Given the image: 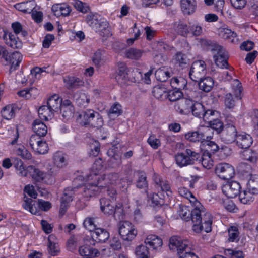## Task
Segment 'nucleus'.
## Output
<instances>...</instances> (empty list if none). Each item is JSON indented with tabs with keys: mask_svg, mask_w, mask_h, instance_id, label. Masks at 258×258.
I'll list each match as a JSON object with an SVG mask.
<instances>
[{
	"mask_svg": "<svg viewBox=\"0 0 258 258\" xmlns=\"http://www.w3.org/2000/svg\"><path fill=\"white\" fill-rule=\"evenodd\" d=\"M214 217L212 214L201 204L197 202L192 210V230L200 233L202 231L206 233L212 230Z\"/></svg>",
	"mask_w": 258,
	"mask_h": 258,
	"instance_id": "1",
	"label": "nucleus"
},
{
	"mask_svg": "<svg viewBox=\"0 0 258 258\" xmlns=\"http://www.w3.org/2000/svg\"><path fill=\"white\" fill-rule=\"evenodd\" d=\"M89 179L91 180H95L97 185H98L101 191L102 190H107L108 195L113 199L116 194V190L112 187L116 184L119 176L117 173H108L102 175H98L95 172L93 175H89Z\"/></svg>",
	"mask_w": 258,
	"mask_h": 258,
	"instance_id": "2",
	"label": "nucleus"
},
{
	"mask_svg": "<svg viewBox=\"0 0 258 258\" xmlns=\"http://www.w3.org/2000/svg\"><path fill=\"white\" fill-rule=\"evenodd\" d=\"M86 23L100 36L108 37L111 35L109 24L97 14L90 13L86 16Z\"/></svg>",
	"mask_w": 258,
	"mask_h": 258,
	"instance_id": "3",
	"label": "nucleus"
},
{
	"mask_svg": "<svg viewBox=\"0 0 258 258\" xmlns=\"http://www.w3.org/2000/svg\"><path fill=\"white\" fill-rule=\"evenodd\" d=\"M210 50L212 53L214 61L217 67L222 69L229 68L228 54L222 46L218 44H214L211 46Z\"/></svg>",
	"mask_w": 258,
	"mask_h": 258,
	"instance_id": "4",
	"label": "nucleus"
},
{
	"mask_svg": "<svg viewBox=\"0 0 258 258\" xmlns=\"http://www.w3.org/2000/svg\"><path fill=\"white\" fill-rule=\"evenodd\" d=\"M89 176V175H80L75 179V181L81 180L87 182L83 186L84 201H87L89 198L96 196L101 192L98 185L96 184V180H90L88 178Z\"/></svg>",
	"mask_w": 258,
	"mask_h": 258,
	"instance_id": "5",
	"label": "nucleus"
},
{
	"mask_svg": "<svg viewBox=\"0 0 258 258\" xmlns=\"http://www.w3.org/2000/svg\"><path fill=\"white\" fill-rule=\"evenodd\" d=\"M199 154L191 149H187L185 152L178 153L175 156L176 164L180 167L192 165L198 159Z\"/></svg>",
	"mask_w": 258,
	"mask_h": 258,
	"instance_id": "6",
	"label": "nucleus"
},
{
	"mask_svg": "<svg viewBox=\"0 0 258 258\" xmlns=\"http://www.w3.org/2000/svg\"><path fill=\"white\" fill-rule=\"evenodd\" d=\"M211 129L208 127H203L199 128L197 131L189 132L185 134V138L186 140L192 142H202L204 141L205 138L211 139L212 136L208 134V132H210Z\"/></svg>",
	"mask_w": 258,
	"mask_h": 258,
	"instance_id": "7",
	"label": "nucleus"
},
{
	"mask_svg": "<svg viewBox=\"0 0 258 258\" xmlns=\"http://www.w3.org/2000/svg\"><path fill=\"white\" fill-rule=\"evenodd\" d=\"M206 64L203 60H198L192 63L189 75L194 81H199L206 74Z\"/></svg>",
	"mask_w": 258,
	"mask_h": 258,
	"instance_id": "8",
	"label": "nucleus"
},
{
	"mask_svg": "<svg viewBox=\"0 0 258 258\" xmlns=\"http://www.w3.org/2000/svg\"><path fill=\"white\" fill-rule=\"evenodd\" d=\"M215 172L220 178L224 180H229L235 175L234 167L226 163H221L217 165Z\"/></svg>",
	"mask_w": 258,
	"mask_h": 258,
	"instance_id": "9",
	"label": "nucleus"
},
{
	"mask_svg": "<svg viewBox=\"0 0 258 258\" xmlns=\"http://www.w3.org/2000/svg\"><path fill=\"white\" fill-rule=\"evenodd\" d=\"M52 159L53 166L49 169L48 172L50 174L54 175L60 169L66 166L67 162L63 153L60 151L54 154Z\"/></svg>",
	"mask_w": 258,
	"mask_h": 258,
	"instance_id": "10",
	"label": "nucleus"
},
{
	"mask_svg": "<svg viewBox=\"0 0 258 258\" xmlns=\"http://www.w3.org/2000/svg\"><path fill=\"white\" fill-rule=\"evenodd\" d=\"M169 246L171 250L177 251L179 255L188 248V242L179 237L172 236L169 240Z\"/></svg>",
	"mask_w": 258,
	"mask_h": 258,
	"instance_id": "11",
	"label": "nucleus"
},
{
	"mask_svg": "<svg viewBox=\"0 0 258 258\" xmlns=\"http://www.w3.org/2000/svg\"><path fill=\"white\" fill-rule=\"evenodd\" d=\"M3 39L5 43L9 46L16 49L22 47V43L19 37L12 32L4 31Z\"/></svg>",
	"mask_w": 258,
	"mask_h": 258,
	"instance_id": "12",
	"label": "nucleus"
},
{
	"mask_svg": "<svg viewBox=\"0 0 258 258\" xmlns=\"http://www.w3.org/2000/svg\"><path fill=\"white\" fill-rule=\"evenodd\" d=\"M240 185L236 181L229 182L224 184L222 188L223 194L229 198H233L239 195Z\"/></svg>",
	"mask_w": 258,
	"mask_h": 258,
	"instance_id": "13",
	"label": "nucleus"
},
{
	"mask_svg": "<svg viewBox=\"0 0 258 258\" xmlns=\"http://www.w3.org/2000/svg\"><path fill=\"white\" fill-rule=\"evenodd\" d=\"M4 58L7 62L11 64L9 71L12 72L16 70L17 67L19 66L22 60V56L18 51H16L12 53H8L6 51Z\"/></svg>",
	"mask_w": 258,
	"mask_h": 258,
	"instance_id": "14",
	"label": "nucleus"
},
{
	"mask_svg": "<svg viewBox=\"0 0 258 258\" xmlns=\"http://www.w3.org/2000/svg\"><path fill=\"white\" fill-rule=\"evenodd\" d=\"M128 73V70L126 64L123 62L119 63L115 79L118 84L121 86H124L127 84L129 80Z\"/></svg>",
	"mask_w": 258,
	"mask_h": 258,
	"instance_id": "15",
	"label": "nucleus"
},
{
	"mask_svg": "<svg viewBox=\"0 0 258 258\" xmlns=\"http://www.w3.org/2000/svg\"><path fill=\"white\" fill-rule=\"evenodd\" d=\"M235 143L239 148L247 149L252 144L253 139L250 134L240 132L238 133Z\"/></svg>",
	"mask_w": 258,
	"mask_h": 258,
	"instance_id": "16",
	"label": "nucleus"
},
{
	"mask_svg": "<svg viewBox=\"0 0 258 258\" xmlns=\"http://www.w3.org/2000/svg\"><path fill=\"white\" fill-rule=\"evenodd\" d=\"M153 181L155 184V187L159 191L165 192L168 197L172 195L170 186L168 181L161 178L159 175L154 174L153 176Z\"/></svg>",
	"mask_w": 258,
	"mask_h": 258,
	"instance_id": "17",
	"label": "nucleus"
},
{
	"mask_svg": "<svg viewBox=\"0 0 258 258\" xmlns=\"http://www.w3.org/2000/svg\"><path fill=\"white\" fill-rule=\"evenodd\" d=\"M63 83L67 88L76 89L84 86V81L75 76H67L63 77Z\"/></svg>",
	"mask_w": 258,
	"mask_h": 258,
	"instance_id": "18",
	"label": "nucleus"
},
{
	"mask_svg": "<svg viewBox=\"0 0 258 258\" xmlns=\"http://www.w3.org/2000/svg\"><path fill=\"white\" fill-rule=\"evenodd\" d=\"M193 102L191 99L182 98L175 104V109L180 114L187 113L190 111Z\"/></svg>",
	"mask_w": 258,
	"mask_h": 258,
	"instance_id": "19",
	"label": "nucleus"
},
{
	"mask_svg": "<svg viewBox=\"0 0 258 258\" xmlns=\"http://www.w3.org/2000/svg\"><path fill=\"white\" fill-rule=\"evenodd\" d=\"M74 115V107L69 101L67 103H63L60 107L59 117L63 121H66L72 118Z\"/></svg>",
	"mask_w": 258,
	"mask_h": 258,
	"instance_id": "20",
	"label": "nucleus"
},
{
	"mask_svg": "<svg viewBox=\"0 0 258 258\" xmlns=\"http://www.w3.org/2000/svg\"><path fill=\"white\" fill-rule=\"evenodd\" d=\"M238 133L236 127L232 125H228L222 135V139L226 143H232L236 141Z\"/></svg>",
	"mask_w": 258,
	"mask_h": 258,
	"instance_id": "21",
	"label": "nucleus"
},
{
	"mask_svg": "<svg viewBox=\"0 0 258 258\" xmlns=\"http://www.w3.org/2000/svg\"><path fill=\"white\" fill-rule=\"evenodd\" d=\"M23 207L25 210L29 211L32 214H40L38 201H35L31 198L25 197Z\"/></svg>",
	"mask_w": 258,
	"mask_h": 258,
	"instance_id": "22",
	"label": "nucleus"
},
{
	"mask_svg": "<svg viewBox=\"0 0 258 258\" xmlns=\"http://www.w3.org/2000/svg\"><path fill=\"white\" fill-rule=\"evenodd\" d=\"M28 171H29V175L33 180L35 182H42L47 177V173L40 170L36 167L30 165L28 166Z\"/></svg>",
	"mask_w": 258,
	"mask_h": 258,
	"instance_id": "23",
	"label": "nucleus"
},
{
	"mask_svg": "<svg viewBox=\"0 0 258 258\" xmlns=\"http://www.w3.org/2000/svg\"><path fill=\"white\" fill-rule=\"evenodd\" d=\"M144 244L149 245L153 249H158L160 248L162 244V239L159 236L154 235H148L144 240Z\"/></svg>",
	"mask_w": 258,
	"mask_h": 258,
	"instance_id": "24",
	"label": "nucleus"
},
{
	"mask_svg": "<svg viewBox=\"0 0 258 258\" xmlns=\"http://www.w3.org/2000/svg\"><path fill=\"white\" fill-rule=\"evenodd\" d=\"M71 8L67 4H56L52 7V11L56 17L66 16L71 12Z\"/></svg>",
	"mask_w": 258,
	"mask_h": 258,
	"instance_id": "25",
	"label": "nucleus"
},
{
	"mask_svg": "<svg viewBox=\"0 0 258 258\" xmlns=\"http://www.w3.org/2000/svg\"><path fill=\"white\" fill-rule=\"evenodd\" d=\"M91 236L97 242H104L109 238V234L105 229L98 228L91 233Z\"/></svg>",
	"mask_w": 258,
	"mask_h": 258,
	"instance_id": "26",
	"label": "nucleus"
},
{
	"mask_svg": "<svg viewBox=\"0 0 258 258\" xmlns=\"http://www.w3.org/2000/svg\"><path fill=\"white\" fill-rule=\"evenodd\" d=\"M101 211L106 215L114 214L115 207L113 202L106 198H102L100 200Z\"/></svg>",
	"mask_w": 258,
	"mask_h": 258,
	"instance_id": "27",
	"label": "nucleus"
},
{
	"mask_svg": "<svg viewBox=\"0 0 258 258\" xmlns=\"http://www.w3.org/2000/svg\"><path fill=\"white\" fill-rule=\"evenodd\" d=\"M129 43V39L126 41V43L121 42H115L113 44V48L114 51L121 55L129 58V50L127 45Z\"/></svg>",
	"mask_w": 258,
	"mask_h": 258,
	"instance_id": "28",
	"label": "nucleus"
},
{
	"mask_svg": "<svg viewBox=\"0 0 258 258\" xmlns=\"http://www.w3.org/2000/svg\"><path fill=\"white\" fill-rule=\"evenodd\" d=\"M62 99L57 94L51 96L47 100V104L50 109L57 113L62 104Z\"/></svg>",
	"mask_w": 258,
	"mask_h": 258,
	"instance_id": "29",
	"label": "nucleus"
},
{
	"mask_svg": "<svg viewBox=\"0 0 258 258\" xmlns=\"http://www.w3.org/2000/svg\"><path fill=\"white\" fill-rule=\"evenodd\" d=\"M48 241V250L49 254L52 256L58 255L60 250L55 236L52 234L50 235Z\"/></svg>",
	"mask_w": 258,
	"mask_h": 258,
	"instance_id": "30",
	"label": "nucleus"
},
{
	"mask_svg": "<svg viewBox=\"0 0 258 258\" xmlns=\"http://www.w3.org/2000/svg\"><path fill=\"white\" fill-rule=\"evenodd\" d=\"M136 258H151L150 251L147 245L145 244L137 246L134 250Z\"/></svg>",
	"mask_w": 258,
	"mask_h": 258,
	"instance_id": "31",
	"label": "nucleus"
},
{
	"mask_svg": "<svg viewBox=\"0 0 258 258\" xmlns=\"http://www.w3.org/2000/svg\"><path fill=\"white\" fill-rule=\"evenodd\" d=\"M33 130L35 133V134L38 135L41 137H44L47 133V127L43 122L39 119H35L32 126Z\"/></svg>",
	"mask_w": 258,
	"mask_h": 258,
	"instance_id": "32",
	"label": "nucleus"
},
{
	"mask_svg": "<svg viewBox=\"0 0 258 258\" xmlns=\"http://www.w3.org/2000/svg\"><path fill=\"white\" fill-rule=\"evenodd\" d=\"M38 113L41 119L48 120L55 115V113L52 109H50L47 105H43L39 108Z\"/></svg>",
	"mask_w": 258,
	"mask_h": 258,
	"instance_id": "33",
	"label": "nucleus"
},
{
	"mask_svg": "<svg viewBox=\"0 0 258 258\" xmlns=\"http://www.w3.org/2000/svg\"><path fill=\"white\" fill-rule=\"evenodd\" d=\"M181 7L185 14L190 15L195 12L196 9L195 0H181Z\"/></svg>",
	"mask_w": 258,
	"mask_h": 258,
	"instance_id": "34",
	"label": "nucleus"
},
{
	"mask_svg": "<svg viewBox=\"0 0 258 258\" xmlns=\"http://www.w3.org/2000/svg\"><path fill=\"white\" fill-rule=\"evenodd\" d=\"M35 3L34 1L23 2L15 5V8L19 11L26 13H31L35 7Z\"/></svg>",
	"mask_w": 258,
	"mask_h": 258,
	"instance_id": "35",
	"label": "nucleus"
},
{
	"mask_svg": "<svg viewBox=\"0 0 258 258\" xmlns=\"http://www.w3.org/2000/svg\"><path fill=\"white\" fill-rule=\"evenodd\" d=\"M79 252L81 255L86 256V257H97L99 255L97 249L87 245L81 246L79 248Z\"/></svg>",
	"mask_w": 258,
	"mask_h": 258,
	"instance_id": "36",
	"label": "nucleus"
},
{
	"mask_svg": "<svg viewBox=\"0 0 258 258\" xmlns=\"http://www.w3.org/2000/svg\"><path fill=\"white\" fill-rule=\"evenodd\" d=\"M73 200L72 194L69 190H65L61 198L60 213L64 214L69 207V204Z\"/></svg>",
	"mask_w": 258,
	"mask_h": 258,
	"instance_id": "37",
	"label": "nucleus"
},
{
	"mask_svg": "<svg viewBox=\"0 0 258 258\" xmlns=\"http://www.w3.org/2000/svg\"><path fill=\"white\" fill-rule=\"evenodd\" d=\"M199 87L200 89L205 91L209 92L214 86V80L211 77L202 78L199 80Z\"/></svg>",
	"mask_w": 258,
	"mask_h": 258,
	"instance_id": "38",
	"label": "nucleus"
},
{
	"mask_svg": "<svg viewBox=\"0 0 258 258\" xmlns=\"http://www.w3.org/2000/svg\"><path fill=\"white\" fill-rule=\"evenodd\" d=\"M218 32L221 37L225 39H229L231 42H234V38L237 36L235 33L227 27L220 28Z\"/></svg>",
	"mask_w": 258,
	"mask_h": 258,
	"instance_id": "39",
	"label": "nucleus"
},
{
	"mask_svg": "<svg viewBox=\"0 0 258 258\" xmlns=\"http://www.w3.org/2000/svg\"><path fill=\"white\" fill-rule=\"evenodd\" d=\"M134 177L136 179V185L137 187L144 188L147 187L148 183L145 172L138 171L135 173Z\"/></svg>",
	"mask_w": 258,
	"mask_h": 258,
	"instance_id": "40",
	"label": "nucleus"
},
{
	"mask_svg": "<svg viewBox=\"0 0 258 258\" xmlns=\"http://www.w3.org/2000/svg\"><path fill=\"white\" fill-rule=\"evenodd\" d=\"M155 76L157 80L160 82H165L170 77V73L167 68L162 67L156 71Z\"/></svg>",
	"mask_w": 258,
	"mask_h": 258,
	"instance_id": "41",
	"label": "nucleus"
},
{
	"mask_svg": "<svg viewBox=\"0 0 258 258\" xmlns=\"http://www.w3.org/2000/svg\"><path fill=\"white\" fill-rule=\"evenodd\" d=\"M243 158L252 164H255L258 160V153L251 149H247L242 153Z\"/></svg>",
	"mask_w": 258,
	"mask_h": 258,
	"instance_id": "42",
	"label": "nucleus"
},
{
	"mask_svg": "<svg viewBox=\"0 0 258 258\" xmlns=\"http://www.w3.org/2000/svg\"><path fill=\"white\" fill-rule=\"evenodd\" d=\"M179 194L188 200L190 203L192 204L193 207L196 205L197 202H199L194 197L192 194L189 190L184 187H181L178 188Z\"/></svg>",
	"mask_w": 258,
	"mask_h": 258,
	"instance_id": "43",
	"label": "nucleus"
},
{
	"mask_svg": "<svg viewBox=\"0 0 258 258\" xmlns=\"http://www.w3.org/2000/svg\"><path fill=\"white\" fill-rule=\"evenodd\" d=\"M119 233L124 240H128L129 238V223L122 221L119 223Z\"/></svg>",
	"mask_w": 258,
	"mask_h": 258,
	"instance_id": "44",
	"label": "nucleus"
},
{
	"mask_svg": "<svg viewBox=\"0 0 258 258\" xmlns=\"http://www.w3.org/2000/svg\"><path fill=\"white\" fill-rule=\"evenodd\" d=\"M247 190L258 194V175H252L247 183Z\"/></svg>",
	"mask_w": 258,
	"mask_h": 258,
	"instance_id": "45",
	"label": "nucleus"
},
{
	"mask_svg": "<svg viewBox=\"0 0 258 258\" xmlns=\"http://www.w3.org/2000/svg\"><path fill=\"white\" fill-rule=\"evenodd\" d=\"M170 84L172 88L181 90L185 88L187 81L183 77H173L170 81Z\"/></svg>",
	"mask_w": 258,
	"mask_h": 258,
	"instance_id": "46",
	"label": "nucleus"
},
{
	"mask_svg": "<svg viewBox=\"0 0 258 258\" xmlns=\"http://www.w3.org/2000/svg\"><path fill=\"white\" fill-rule=\"evenodd\" d=\"M203 33V29L201 25L197 22H189V35L192 36H200Z\"/></svg>",
	"mask_w": 258,
	"mask_h": 258,
	"instance_id": "47",
	"label": "nucleus"
},
{
	"mask_svg": "<svg viewBox=\"0 0 258 258\" xmlns=\"http://www.w3.org/2000/svg\"><path fill=\"white\" fill-rule=\"evenodd\" d=\"M200 161L203 166L206 169H211L213 166L211 155L208 152H204Z\"/></svg>",
	"mask_w": 258,
	"mask_h": 258,
	"instance_id": "48",
	"label": "nucleus"
},
{
	"mask_svg": "<svg viewBox=\"0 0 258 258\" xmlns=\"http://www.w3.org/2000/svg\"><path fill=\"white\" fill-rule=\"evenodd\" d=\"M232 91L236 99H241L243 88L239 80L235 79L233 81Z\"/></svg>",
	"mask_w": 258,
	"mask_h": 258,
	"instance_id": "49",
	"label": "nucleus"
},
{
	"mask_svg": "<svg viewBox=\"0 0 258 258\" xmlns=\"http://www.w3.org/2000/svg\"><path fill=\"white\" fill-rule=\"evenodd\" d=\"M11 27L13 30V33L17 36L19 35L22 37H25L28 35L27 31L20 22H13L11 25Z\"/></svg>",
	"mask_w": 258,
	"mask_h": 258,
	"instance_id": "50",
	"label": "nucleus"
},
{
	"mask_svg": "<svg viewBox=\"0 0 258 258\" xmlns=\"http://www.w3.org/2000/svg\"><path fill=\"white\" fill-rule=\"evenodd\" d=\"M253 195L252 192L247 189L239 194V200L244 204H249L254 200Z\"/></svg>",
	"mask_w": 258,
	"mask_h": 258,
	"instance_id": "51",
	"label": "nucleus"
},
{
	"mask_svg": "<svg viewBox=\"0 0 258 258\" xmlns=\"http://www.w3.org/2000/svg\"><path fill=\"white\" fill-rule=\"evenodd\" d=\"M175 29L177 33L180 35L186 37L189 35V25H187L182 22L175 24Z\"/></svg>",
	"mask_w": 258,
	"mask_h": 258,
	"instance_id": "52",
	"label": "nucleus"
},
{
	"mask_svg": "<svg viewBox=\"0 0 258 258\" xmlns=\"http://www.w3.org/2000/svg\"><path fill=\"white\" fill-rule=\"evenodd\" d=\"M228 238L229 242H237L239 239V232L237 227L234 226H230L228 229Z\"/></svg>",
	"mask_w": 258,
	"mask_h": 258,
	"instance_id": "53",
	"label": "nucleus"
},
{
	"mask_svg": "<svg viewBox=\"0 0 258 258\" xmlns=\"http://www.w3.org/2000/svg\"><path fill=\"white\" fill-rule=\"evenodd\" d=\"M1 114L4 118L9 120L14 117L15 109L12 105H8L3 108Z\"/></svg>",
	"mask_w": 258,
	"mask_h": 258,
	"instance_id": "54",
	"label": "nucleus"
},
{
	"mask_svg": "<svg viewBox=\"0 0 258 258\" xmlns=\"http://www.w3.org/2000/svg\"><path fill=\"white\" fill-rule=\"evenodd\" d=\"M204 140L202 142V145L204 147V152H211L214 153L219 150L218 146L213 141Z\"/></svg>",
	"mask_w": 258,
	"mask_h": 258,
	"instance_id": "55",
	"label": "nucleus"
},
{
	"mask_svg": "<svg viewBox=\"0 0 258 258\" xmlns=\"http://www.w3.org/2000/svg\"><path fill=\"white\" fill-rule=\"evenodd\" d=\"M210 126H208L209 128L211 129L210 132H208V134L210 135V133H212L213 130H215L218 133H220L223 128V124L222 121L218 119H214L211 120L210 122L208 124Z\"/></svg>",
	"mask_w": 258,
	"mask_h": 258,
	"instance_id": "56",
	"label": "nucleus"
},
{
	"mask_svg": "<svg viewBox=\"0 0 258 258\" xmlns=\"http://www.w3.org/2000/svg\"><path fill=\"white\" fill-rule=\"evenodd\" d=\"M190 110L192 111V114L195 116L201 118L204 111L203 105L199 102H193Z\"/></svg>",
	"mask_w": 258,
	"mask_h": 258,
	"instance_id": "57",
	"label": "nucleus"
},
{
	"mask_svg": "<svg viewBox=\"0 0 258 258\" xmlns=\"http://www.w3.org/2000/svg\"><path fill=\"white\" fill-rule=\"evenodd\" d=\"M183 97V93L180 89H175L168 92V97L170 101H179Z\"/></svg>",
	"mask_w": 258,
	"mask_h": 258,
	"instance_id": "58",
	"label": "nucleus"
},
{
	"mask_svg": "<svg viewBox=\"0 0 258 258\" xmlns=\"http://www.w3.org/2000/svg\"><path fill=\"white\" fill-rule=\"evenodd\" d=\"M80 117L82 118L83 123L84 125H87L91 122L95 117V112L94 110L89 109L84 111Z\"/></svg>",
	"mask_w": 258,
	"mask_h": 258,
	"instance_id": "59",
	"label": "nucleus"
},
{
	"mask_svg": "<svg viewBox=\"0 0 258 258\" xmlns=\"http://www.w3.org/2000/svg\"><path fill=\"white\" fill-rule=\"evenodd\" d=\"M14 166L19 172V174L21 176L26 177L29 176V171H28V167H25L22 160H18L17 163L14 164Z\"/></svg>",
	"mask_w": 258,
	"mask_h": 258,
	"instance_id": "60",
	"label": "nucleus"
},
{
	"mask_svg": "<svg viewBox=\"0 0 258 258\" xmlns=\"http://www.w3.org/2000/svg\"><path fill=\"white\" fill-rule=\"evenodd\" d=\"M178 213L180 217L184 220L188 221L190 218L192 219V211H190L187 206H181Z\"/></svg>",
	"mask_w": 258,
	"mask_h": 258,
	"instance_id": "61",
	"label": "nucleus"
},
{
	"mask_svg": "<svg viewBox=\"0 0 258 258\" xmlns=\"http://www.w3.org/2000/svg\"><path fill=\"white\" fill-rule=\"evenodd\" d=\"M148 200L151 202V205L153 207H160L164 203L163 199L157 194H153L148 196Z\"/></svg>",
	"mask_w": 258,
	"mask_h": 258,
	"instance_id": "62",
	"label": "nucleus"
},
{
	"mask_svg": "<svg viewBox=\"0 0 258 258\" xmlns=\"http://www.w3.org/2000/svg\"><path fill=\"white\" fill-rule=\"evenodd\" d=\"M16 154L21 156L23 159L29 160L31 158V154L23 146H20L15 150Z\"/></svg>",
	"mask_w": 258,
	"mask_h": 258,
	"instance_id": "63",
	"label": "nucleus"
},
{
	"mask_svg": "<svg viewBox=\"0 0 258 258\" xmlns=\"http://www.w3.org/2000/svg\"><path fill=\"white\" fill-rule=\"evenodd\" d=\"M225 254L230 258H244L245 254L242 250L237 249H227Z\"/></svg>",
	"mask_w": 258,
	"mask_h": 258,
	"instance_id": "64",
	"label": "nucleus"
}]
</instances>
